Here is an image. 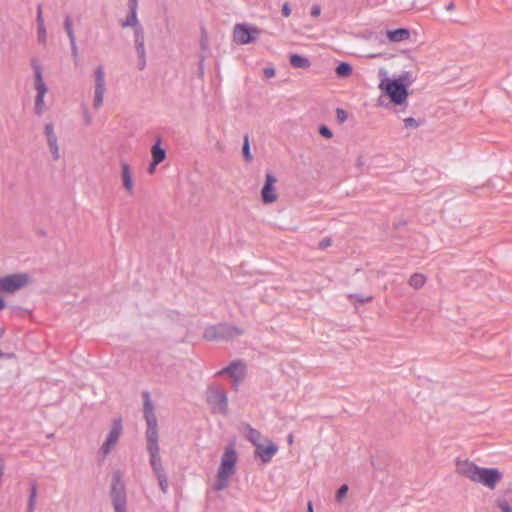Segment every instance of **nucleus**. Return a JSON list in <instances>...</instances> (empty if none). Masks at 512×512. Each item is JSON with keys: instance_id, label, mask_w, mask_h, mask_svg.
Returning a JSON list of instances; mask_svg holds the SVG:
<instances>
[{"instance_id": "7", "label": "nucleus", "mask_w": 512, "mask_h": 512, "mask_svg": "<svg viewBox=\"0 0 512 512\" xmlns=\"http://www.w3.org/2000/svg\"><path fill=\"white\" fill-rule=\"evenodd\" d=\"M242 334V330L227 323L211 325L205 328L203 337L209 341L233 339Z\"/></svg>"}, {"instance_id": "30", "label": "nucleus", "mask_w": 512, "mask_h": 512, "mask_svg": "<svg viewBox=\"0 0 512 512\" xmlns=\"http://www.w3.org/2000/svg\"><path fill=\"white\" fill-rule=\"evenodd\" d=\"M155 476L158 480L159 487H160L161 491L163 493H167L169 485H168V479H167L166 473L165 472L159 473V474H156Z\"/></svg>"}, {"instance_id": "8", "label": "nucleus", "mask_w": 512, "mask_h": 512, "mask_svg": "<svg viewBox=\"0 0 512 512\" xmlns=\"http://www.w3.org/2000/svg\"><path fill=\"white\" fill-rule=\"evenodd\" d=\"M206 398L214 413L225 414L227 412L228 400L224 388L218 385L210 386Z\"/></svg>"}, {"instance_id": "55", "label": "nucleus", "mask_w": 512, "mask_h": 512, "mask_svg": "<svg viewBox=\"0 0 512 512\" xmlns=\"http://www.w3.org/2000/svg\"><path fill=\"white\" fill-rule=\"evenodd\" d=\"M2 356H3V353H2V351H0V357H2Z\"/></svg>"}, {"instance_id": "13", "label": "nucleus", "mask_w": 512, "mask_h": 512, "mask_svg": "<svg viewBox=\"0 0 512 512\" xmlns=\"http://www.w3.org/2000/svg\"><path fill=\"white\" fill-rule=\"evenodd\" d=\"M44 134L46 137L47 145L52 154L54 160L60 158V150L58 146V137L54 131V125L52 123H46L44 126Z\"/></svg>"}, {"instance_id": "23", "label": "nucleus", "mask_w": 512, "mask_h": 512, "mask_svg": "<svg viewBox=\"0 0 512 512\" xmlns=\"http://www.w3.org/2000/svg\"><path fill=\"white\" fill-rule=\"evenodd\" d=\"M37 494H38L37 483L35 481H32L30 483V491H29V497H28V502H27V510H29V512H35Z\"/></svg>"}, {"instance_id": "6", "label": "nucleus", "mask_w": 512, "mask_h": 512, "mask_svg": "<svg viewBox=\"0 0 512 512\" xmlns=\"http://www.w3.org/2000/svg\"><path fill=\"white\" fill-rule=\"evenodd\" d=\"M31 67L34 70V88L36 90L35 96V113L40 116L45 110V95L48 91L47 85L43 79V70L40 62L37 59L31 60Z\"/></svg>"}, {"instance_id": "37", "label": "nucleus", "mask_w": 512, "mask_h": 512, "mask_svg": "<svg viewBox=\"0 0 512 512\" xmlns=\"http://www.w3.org/2000/svg\"><path fill=\"white\" fill-rule=\"evenodd\" d=\"M36 22H37V28L45 26L43 15H42V5L41 4H39L37 6Z\"/></svg>"}, {"instance_id": "25", "label": "nucleus", "mask_w": 512, "mask_h": 512, "mask_svg": "<svg viewBox=\"0 0 512 512\" xmlns=\"http://www.w3.org/2000/svg\"><path fill=\"white\" fill-rule=\"evenodd\" d=\"M136 53L139 57L138 68L139 70H143L146 65V52H145V43H137L135 44Z\"/></svg>"}, {"instance_id": "5", "label": "nucleus", "mask_w": 512, "mask_h": 512, "mask_svg": "<svg viewBox=\"0 0 512 512\" xmlns=\"http://www.w3.org/2000/svg\"><path fill=\"white\" fill-rule=\"evenodd\" d=\"M110 498L114 512H127L126 487L120 471H115L112 475Z\"/></svg>"}, {"instance_id": "21", "label": "nucleus", "mask_w": 512, "mask_h": 512, "mask_svg": "<svg viewBox=\"0 0 512 512\" xmlns=\"http://www.w3.org/2000/svg\"><path fill=\"white\" fill-rule=\"evenodd\" d=\"M122 430L123 427L121 418L114 419L106 439L117 444L122 434Z\"/></svg>"}, {"instance_id": "27", "label": "nucleus", "mask_w": 512, "mask_h": 512, "mask_svg": "<svg viewBox=\"0 0 512 512\" xmlns=\"http://www.w3.org/2000/svg\"><path fill=\"white\" fill-rule=\"evenodd\" d=\"M352 73V67L349 63L341 62L336 67V74L339 77H348Z\"/></svg>"}, {"instance_id": "41", "label": "nucleus", "mask_w": 512, "mask_h": 512, "mask_svg": "<svg viewBox=\"0 0 512 512\" xmlns=\"http://www.w3.org/2000/svg\"><path fill=\"white\" fill-rule=\"evenodd\" d=\"M321 13V7L318 4H314L311 8V16L318 17Z\"/></svg>"}, {"instance_id": "54", "label": "nucleus", "mask_w": 512, "mask_h": 512, "mask_svg": "<svg viewBox=\"0 0 512 512\" xmlns=\"http://www.w3.org/2000/svg\"><path fill=\"white\" fill-rule=\"evenodd\" d=\"M128 2H138V0H128Z\"/></svg>"}, {"instance_id": "24", "label": "nucleus", "mask_w": 512, "mask_h": 512, "mask_svg": "<svg viewBox=\"0 0 512 512\" xmlns=\"http://www.w3.org/2000/svg\"><path fill=\"white\" fill-rule=\"evenodd\" d=\"M151 154H152V160H154V165H158L165 159L166 152L163 148H161L160 140H158L157 143H155L152 146Z\"/></svg>"}, {"instance_id": "12", "label": "nucleus", "mask_w": 512, "mask_h": 512, "mask_svg": "<svg viewBox=\"0 0 512 512\" xmlns=\"http://www.w3.org/2000/svg\"><path fill=\"white\" fill-rule=\"evenodd\" d=\"M277 179L272 173L266 174L265 184L261 190L262 201L265 204L273 203L277 200V192L275 188V183Z\"/></svg>"}, {"instance_id": "32", "label": "nucleus", "mask_w": 512, "mask_h": 512, "mask_svg": "<svg viewBox=\"0 0 512 512\" xmlns=\"http://www.w3.org/2000/svg\"><path fill=\"white\" fill-rule=\"evenodd\" d=\"M64 28L69 39L75 38L72 21L70 16H66L64 20Z\"/></svg>"}, {"instance_id": "45", "label": "nucleus", "mask_w": 512, "mask_h": 512, "mask_svg": "<svg viewBox=\"0 0 512 512\" xmlns=\"http://www.w3.org/2000/svg\"><path fill=\"white\" fill-rule=\"evenodd\" d=\"M84 121L86 125H90L92 123V116L87 110L84 111Z\"/></svg>"}, {"instance_id": "36", "label": "nucleus", "mask_w": 512, "mask_h": 512, "mask_svg": "<svg viewBox=\"0 0 512 512\" xmlns=\"http://www.w3.org/2000/svg\"><path fill=\"white\" fill-rule=\"evenodd\" d=\"M243 155L247 161H250L252 159V156L250 154V146H249V140H248L247 135L244 138Z\"/></svg>"}, {"instance_id": "40", "label": "nucleus", "mask_w": 512, "mask_h": 512, "mask_svg": "<svg viewBox=\"0 0 512 512\" xmlns=\"http://www.w3.org/2000/svg\"><path fill=\"white\" fill-rule=\"evenodd\" d=\"M336 116L339 123H344L347 120V112L341 108L336 110Z\"/></svg>"}, {"instance_id": "33", "label": "nucleus", "mask_w": 512, "mask_h": 512, "mask_svg": "<svg viewBox=\"0 0 512 512\" xmlns=\"http://www.w3.org/2000/svg\"><path fill=\"white\" fill-rule=\"evenodd\" d=\"M134 42L137 43H145L144 39V30L142 26L134 28Z\"/></svg>"}, {"instance_id": "53", "label": "nucleus", "mask_w": 512, "mask_h": 512, "mask_svg": "<svg viewBox=\"0 0 512 512\" xmlns=\"http://www.w3.org/2000/svg\"><path fill=\"white\" fill-rule=\"evenodd\" d=\"M4 336V330L0 328V339Z\"/></svg>"}, {"instance_id": "52", "label": "nucleus", "mask_w": 512, "mask_h": 512, "mask_svg": "<svg viewBox=\"0 0 512 512\" xmlns=\"http://www.w3.org/2000/svg\"><path fill=\"white\" fill-rule=\"evenodd\" d=\"M308 512H313V507L310 502L308 503Z\"/></svg>"}, {"instance_id": "2", "label": "nucleus", "mask_w": 512, "mask_h": 512, "mask_svg": "<svg viewBox=\"0 0 512 512\" xmlns=\"http://www.w3.org/2000/svg\"><path fill=\"white\" fill-rule=\"evenodd\" d=\"M238 455L233 444L225 447L224 453L221 457L220 466L217 471L214 489L222 491L228 487L230 479L236 472V463Z\"/></svg>"}, {"instance_id": "28", "label": "nucleus", "mask_w": 512, "mask_h": 512, "mask_svg": "<svg viewBox=\"0 0 512 512\" xmlns=\"http://www.w3.org/2000/svg\"><path fill=\"white\" fill-rule=\"evenodd\" d=\"M115 445L116 443L106 439L105 442L99 448L98 453L101 455L102 458H105L112 451Z\"/></svg>"}, {"instance_id": "19", "label": "nucleus", "mask_w": 512, "mask_h": 512, "mask_svg": "<svg viewBox=\"0 0 512 512\" xmlns=\"http://www.w3.org/2000/svg\"><path fill=\"white\" fill-rule=\"evenodd\" d=\"M147 451L150 455V465L155 475L165 472L161 463L159 449H149Z\"/></svg>"}, {"instance_id": "43", "label": "nucleus", "mask_w": 512, "mask_h": 512, "mask_svg": "<svg viewBox=\"0 0 512 512\" xmlns=\"http://www.w3.org/2000/svg\"><path fill=\"white\" fill-rule=\"evenodd\" d=\"M263 72L266 78H272L275 76V69L273 67H266Z\"/></svg>"}, {"instance_id": "18", "label": "nucleus", "mask_w": 512, "mask_h": 512, "mask_svg": "<svg viewBox=\"0 0 512 512\" xmlns=\"http://www.w3.org/2000/svg\"><path fill=\"white\" fill-rule=\"evenodd\" d=\"M242 429L246 439L251 442L254 447L261 444L262 435L257 429L249 424H243Z\"/></svg>"}, {"instance_id": "26", "label": "nucleus", "mask_w": 512, "mask_h": 512, "mask_svg": "<svg viewBox=\"0 0 512 512\" xmlns=\"http://www.w3.org/2000/svg\"><path fill=\"white\" fill-rule=\"evenodd\" d=\"M426 278L423 274L415 273L409 278V285L415 289L423 287Z\"/></svg>"}, {"instance_id": "14", "label": "nucleus", "mask_w": 512, "mask_h": 512, "mask_svg": "<svg viewBox=\"0 0 512 512\" xmlns=\"http://www.w3.org/2000/svg\"><path fill=\"white\" fill-rule=\"evenodd\" d=\"M278 452V446L272 441L267 440V444H259L255 447V456L259 457L262 463H268Z\"/></svg>"}, {"instance_id": "46", "label": "nucleus", "mask_w": 512, "mask_h": 512, "mask_svg": "<svg viewBox=\"0 0 512 512\" xmlns=\"http://www.w3.org/2000/svg\"><path fill=\"white\" fill-rule=\"evenodd\" d=\"M356 299H357V301H358V302H360V303H364V302H368V301H370V300H371V297H366V298H364V297H361V296H356Z\"/></svg>"}, {"instance_id": "42", "label": "nucleus", "mask_w": 512, "mask_h": 512, "mask_svg": "<svg viewBox=\"0 0 512 512\" xmlns=\"http://www.w3.org/2000/svg\"><path fill=\"white\" fill-rule=\"evenodd\" d=\"M69 40H70L72 55L76 58L77 55H78V48H77V45H76V40H75V38H72V39H69Z\"/></svg>"}, {"instance_id": "35", "label": "nucleus", "mask_w": 512, "mask_h": 512, "mask_svg": "<svg viewBox=\"0 0 512 512\" xmlns=\"http://www.w3.org/2000/svg\"><path fill=\"white\" fill-rule=\"evenodd\" d=\"M347 492H348V485L343 484L342 486H340V488L337 490L336 495H335L336 500L338 502H341L343 500V498L346 496Z\"/></svg>"}, {"instance_id": "48", "label": "nucleus", "mask_w": 512, "mask_h": 512, "mask_svg": "<svg viewBox=\"0 0 512 512\" xmlns=\"http://www.w3.org/2000/svg\"><path fill=\"white\" fill-rule=\"evenodd\" d=\"M157 165H154V160H152L151 164L149 165L148 171L149 173H153Z\"/></svg>"}, {"instance_id": "22", "label": "nucleus", "mask_w": 512, "mask_h": 512, "mask_svg": "<svg viewBox=\"0 0 512 512\" xmlns=\"http://www.w3.org/2000/svg\"><path fill=\"white\" fill-rule=\"evenodd\" d=\"M290 64L294 68L307 69L310 67L311 62L305 56H301L298 54H292V55H290Z\"/></svg>"}, {"instance_id": "10", "label": "nucleus", "mask_w": 512, "mask_h": 512, "mask_svg": "<svg viewBox=\"0 0 512 512\" xmlns=\"http://www.w3.org/2000/svg\"><path fill=\"white\" fill-rule=\"evenodd\" d=\"M260 33L261 30L256 26L236 24L234 27V40L241 45L249 44L254 42Z\"/></svg>"}, {"instance_id": "34", "label": "nucleus", "mask_w": 512, "mask_h": 512, "mask_svg": "<svg viewBox=\"0 0 512 512\" xmlns=\"http://www.w3.org/2000/svg\"><path fill=\"white\" fill-rule=\"evenodd\" d=\"M37 37H38V42L42 45H45L46 42H47V32H46V27H39L37 28Z\"/></svg>"}, {"instance_id": "1", "label": "nucleus", "mask_w": 512, "mask_h": 512, "mask_svg": "<svg viewBox=\"0 0 512 512\" xmlns=\"http://www.w3.org/2000/svg\"><path fill=\"white\" fill-rule=\"evenodd\" d=\"M456 471L472 482L479 483L491 490H494L503 478L499 469L480 467L469 460L457 461Z\"/></svg>"}, {"instance_id": "39", "label": "nucleus", "mask_w": 512, "mask_h": 512, "mask_svg": "<svg viewBox=\"0 0 512 512\" xmlns=\"http://www.w3.org/2000/svg\"><path fill=\"white\" fill-rule=\"evenodd\" d=\"M319 133L321 136L328 138V139L333 137L332 131L326 125H321L319 127Z\"/></svg>"}, {"instance_id": "31", "label": "nucleus", "mask_w": 512, "mask_h": 512, "mask_svg": "<svg viewBox=\"0 0 512 512\" xmlns=\"http://www.w3.org/2000/svg\"><path fill=\"white\" fill-rule=\"evenodd\" d=\"M495 504L501 512H512V506L505 498H498Z\"/></svg>"}, {"instance_id": "38", "label": "nucleus", "mask_w": 512, "mask_h": 512, "mask_svg": "<svg viewBox=\"0 0 512 512\" xmlns=\"http://www.w3.org/2000/svg\"><path fill=\"white\" fill-rule=\"evenodd\" d=\"M419 125V122L413 117H408L404 119V126L406 128H417Z\"/></svg>"}, {"instance_id": "50", "label": "nucleus", "mask_w": 512, "mask_h": 512, "mask_svg": "<svg viewBox=\"0 0 512 512\" xmlns=\"http://www.w3.org/2000/svg\"><path fill=\"white\" fill-rule=\"evenodd\" d=\"M5 307V302L4 300L0 297V310L4 309Z\"/></svg>"}, {"instance_id": "3", "label": "nucleus", "mask_w": 512, "mask_h": 512, "mask_svg": "<svg viewBox=\"0 0 512 512\" xmlns=\"http://www.w3.org/2000/svg\"><path fill=\"white\" fill-rule=\"evenodd\" d=\"M142 396L144 398L143 414L147 424L146 439H147V450L159 449L158 445V424L157 418L154 413V407L150 399L148 391H143Z\"/></svg>"}, {"instance_id": "51", "label": "nucleus", "mask_w": 512, "mask_h": 512, "mask_svg": "<svg viewBox=\"0 0 512 512\" xmlns=\"http://www.w3.org/2000/svg\"><path fill=\"white\" fill-rule=\"evenodd\" d=\"M288 443H289V444H292V443H293V435H292V434H289V435H288Z\"/></svg>"}, {"instance_id": "15", "label": "nucleus", "mask_w": 512, "mask_h": 512, "mask_svg": "<svg viewBox=\"0 0 512 512\" xmlns=\"http://www.w3.org/2000/svg\"><path fill=\"white\" fill-rule=\"evenodd\" d=\"M245 373L244 364L241 361H233L227 367L216 373L217 376L228 374L235 381V386L243 378Z\"/></svg>"}, {"instance_id": "17", "label": "nucleus", "mask_w": 512, "mask_h": 512, "mask_svg": "<svg viewBox=\"0 0 512 512\" xmlns=\"http://www.w3.org/2000/svg\"><path fill=\"white\" fill-rule=\"evenodd\" d=\"M121 179L122 184L125 190L132 194L133 191V179H132V171L131 167L126 162H121Z\"/></svg>"}, {"instance_id": "16", "label": "nucleus", "mask_w": 512, "mask_h": 512, "mask_svg": "<svg viewBox=\"0 0 512 512\" xmlns=\"http://www.w3.org/2000/svg\"><path fill=\"white\" fill-rule=\"evenodd\" d=\"M129 12L127 17L120 22V25L124 27H132L136 28L141 26L138 21L137 11H138V2H128Z\"/></svg>"}, {"instance_id": "49", "label": "nucleus", "mask_w": 512, "mask_h": 512, "mask_svg": "<svg viewBox=\"0 0 512 512\" xmlns=\"http://www.w3.org/2000/svg\"><path fill=\"white\" fill-rule=\"evenodd\" d=\"M454 8H455V5L453 2H450L449 4L446 5L447 11H452V10H454Z\"/></svg>"}, {"instance_id": "56", "label": "nucleus", "mask_w": 512, "mask_h": 512, "mask_svg": "<svg viewBox=\"0 0 512 512\" xmlns=\"http://www.w3.org/2000/svg\"><path fill=\"white\" fill-rule=\"evenodd\" d=\"M27 512H29V510H27Z\"/></svg>"}, {"instance_id": "4", "label": "nucleus", "mask_w": 512, "mask_h": 512, "mask_svg": "<svg viewBox=\"0 0 512 512\" xmlns=\"http://www.w3.org/2000/svg\"><path fill=\"white\" fill-rule=\"evenodd\" d=\"M379 89L384 91L395 105L407 103L408 90L401 79L384 78L379 84Z\"/></svg>"}, {"instance_id": "44", "label": "nucleus", "mask_w": 512, "mask_h": 512, "mask_svg": "<svg viewBox=\"0 0 512 512\" xmlns=\"http://www.w3.org/2000/svg\"><path fill=\"white\" fill-rule=\"evenodd\" d=\"M282 14L285 17H289L290 16L291 8H290L289 3L286 2V3L283 4V6H282Z\"/></svg>"}, {"instance_id": "11", "label": "nucleus", "mask_w": 512, "mask_h": 512, "mask_svg": "<svg viewBox=\"0 0 512 512\" xmlns=\"http://www.w3.org/2000/svg\"><path fill=\"white\" fill-rule=\"evenodd\" d=\"M95 77V89L93 107L98 109L103 104L104 93H105V71L102 65L96 67L94 71Z\"/></svg>"}, {"instance_id": "20", "label": "nucleus", "mask_w": 512, "mask_h": 512, "mask_svg": "<svg viewBox=\"0 0 512 512\" xmlns=\"http://www.w3.org/2000/svg\"><path fill=\"white\" fill-rule=\"evenodd\" d=\"M410 31L406 28H398L387 32V38L391 42H402L409 39Z\"/></svg>"}, {"instance_id": "29", "label": "nucleus", "mask_w": 512, "mask_h": 512, "mask_svg": "<svg viewBox=\"0 0 512 512\" xmlns=\"http://www.w3.org/2000/svg\"><path fill=\"white\" fill-rule=\"evenodd\" d=\"M115 445L116 443L106 439L105 442L99 448L98 453L101 455L102 458H105L112 451Z\"/></svg>"}, {"instance_id": "47", "label": "nucleus", "mask_w": 512, "mask_h": 512, "mask_svg": "<svg viewBox=\"0 0 512 512\" xmlns=\"http://www.w3.org/2000/svg\"><path fill=\"white\" fill-rule=\"evenodd\" d=\"M329 245H330V240H328V239L327 240H323V241L320 242V247L321 248H325V247H327Z\"/></svg>"}, {"instance_id": "9", "label": "nucleus", "mask_w": 512, "mask_h": 512, "mask_svg": "<svg viewBox=\"0 0 512 512\" xmlns=\"http://www.w3.org/2000/svg\"><path fill=\"white\" fill-rule=\"evenodd\" d=\"M29 281V276L25 273H15L0 277V292L15 293L22 289Z\"/></svg>"}]
</instances>
